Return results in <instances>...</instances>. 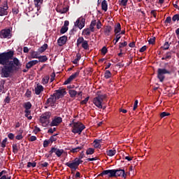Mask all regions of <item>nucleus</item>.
<instances>
[{
  "label": "nucleus",
  "mask_w": 179,
  "mask_h": 179,
  "mask_svg": "<svg viewBox=\"0 0 179 179\" xmlns=\"http://www.w3.org/2000/svg\"><path fill=\"white\" fill-rule=\"evenodd\" d=\"M12 57H13L12 51L0 53V65H3L0 68L1 78H10L22 68V63L17 57L9 60Z\"/></svg>",
  "instance_id": "f257e3e1"
},
{
  "label": "nucleus",
  "mask_w": 179,
  "mask_h": 179,
  "mask_svg": "<svg viewBox=\"0 0 179 179\" xmlns=\"http://www.w3.org/2000/svg\"><path fill=\"white\" fill-rule=\"evenodd\" d=\"M69 127H71V132H73V134H78V135H80L83 129L86 128L82 122L73 121L70 123Z\"/></svg>",
  "instance_id": "f03ea898"
},
{
  "label": "nucleus",
  "mask_w": 179,
  "mask_h": 179,
  "mask_svg": "<svg viewBox=\"0 0 179 179\" xmlns=\"http://www.w3.org/2000/svg\"><path fill=\"white\" fill-rule=\"evenodd\" d=\"M82 159H83V157H79L78 158H76L71 162L66 163V166H67V167H69V169H71V170H76V169L79 167V164H80V163H83Z\"/></svg>",
  "instance_id": "7ed1b4c3"
},
{
  "label": "nucleus",
  "mask_w": 179,
  "mask_h": 179,
  "mask_svg": "<svg viewBox=\"0 0 179 179\" xmlns=\"http://www.w3.org/2000/svg\"><path fill=\"white\" fill-rule=\"evenodd\" d=\"M50 118H51V113L45 112L40 117V122L43 127H47L50 124Z\"/></svg>",
  "instance_id": "20e7f679"
},
{
  "label": "nucleus",
  "mask_w": 179,
  "mask_h": 179,
  "mask_svg": "<svg viewBox=\"0 0 179 179\" xmlns=\"http://www.w3.org/2000/svg\"><path fill=\"white\" fill-rule=\"evenodd\" d=\"M104 99H106V95H98L93 99V103L98 108H103V104L104 101Z\"/></svg>",
  "instance_id": "39448f33"
},
{
  "label": "nucleus",
  "mask_w": 179,
  "mask_h": 179,
  "mask_svg": "<svg viewBox=\"0 0 179 179\" xmlns=\"http://www.w3.org/2000/svg\"><path fill=\"white\" fill-rule=\"evenodd\" d=\"M170 73V71L166 69H158L157 70V78L159 82H163L164 80V75Z\"/></svg>",
  "instance_id": "423d86ee"
},
{
  "label": "nucleus",
  "mask_w": 179,
  "mask_h": 179,
  "mask_svg": "<svg viewBox=\"0 0 179 179\" xmlns=\"http://www.w3.org/2000/svg\"><path fill=\"white\" fill-rule=\"evenodd\" d=\"M80 44L84 50H89V43L83 37H79L77 39V47H79Z\"/></svg>",
  "instance_id": "0eeeda50"
},
{
  "label": "nucleus",
  "mask_w": 179,
  "mask_h": 179,
  "mask_svg": "<svg viewBox=\"0 0 179 179\" xmlns=\"http://www.w3.org/2000/svg\"><path fill=\"white\" fill-rule=\"evenodd\" d=\"M0 37L1 38H10L12 37V33L10 29H2L0 31Z\"/></svg>",
  "instance_id": "6e6552de"
},
{
  "label": "nucleus",
  "mask_w": 179,
  "mask_h": 179,
  "mask_svg": "<svg viewBox=\"0 0 179 179\" xmlns=\"http://www.w3.org/2000/svg\"><path fill=\"white\" fill-rule=\"evenodd\" d=\"M8 9H9V7L8 6V2L3 1V6L0 7V16L8 15Z\"/></svg>",
  "instance_id": "1a4fd4ad"
},
{
  "label": "nucleus",
  "mask_w": 179,
  "mask_h": 179,
  "mask_svg": "<svg viewBox=\"0 0 179 179\" xmlns=\"http://www.w3.org/2000/svg\"><path fill=\"white\" fill-rule=\"evenodd\" d=\"M103 176H108V177H115V169L105 170L99 175V177H103Z\"/></svg>",
  "instance_id": "9d476101"
},
{
  "label": "nucleus",
  "mask_w": 179,
  "mask_h": 179,
  "mask_svg": "<svg viewBox=\"0 0 179 179\" xmlns=\"http://www.w3.org/2000/svg\"><path fill=\"white\" fill-rule=\"evenodd\" d=\"M65 94H66V91L65 89H59L55 91V94H53L57 100H59V99H62Z\"/></svg>",
  "instance_id": "9b49d317"
},
{
  "label": "nucleus",
  "mask_w": 179,
  "mask_h": 179,
  "mask_svg": "<svg viewBox=\"0 0 179 179\" xmlns=\"http://www.w3.org/2000/svg\"><path fill=\"white\" fill-rule=\"evenodd\" d=\"M50 155H52V153H55L56 156L57 157H61L62 155H64V150L63 149H59L57 148H52L50 151Z\"/></svg>",
  "instance_id": "f8f14e48"
},
{
  "label": "nucleus",
  "mask_w": 179,
  "mask_h": 179,
  "mask_svg": "<svg viewBox=\"0 0 179 179\" xmlns=\"http://www.w3.org/2000/svg\"><path fill=\"white\" fill-rule=\"evenodd\" d=\"M61 122H62V117H55L50 122V127H58V124H61Z\"/></svg>",
  "instance_id": "ddd939ff"
},
{
  "label": "nucleus",
  "mask_w": 179,
  "mask_h": 179,
  "mask_svg": "<svg viewBox=\"0 0 179 179\" xmlns=\"http://www.w3.org/2000/svg\"><path fill=\"white\" fill-rule=\"evenodd\" d=\"M85 18L80 17L76 21L75 26L80 28V29H83L85 27Z\"/></svg>",
  "instance_id": "4468645a"
},
{
  "label": "nucleus",
  "mask_w": 179,
  "mask_h": 179,
  "mask_svg": "<svg viewBox=\"0 0 179 179\" xmlns=\"http://www.w3.org/2000/svg\"><path fill=\"white\" fill-rule=\"evenodd\" d=\"M115 177H122V178H127V173L124 169H115Z\"/></svg>",
  "instance_id": "2eb2a0df"
},
{
  "label": "nucleus",
  "mask_w": 179,
  "mask_h": 179,
  "mask_svg": "<svg viewBox=\"0 0 179 179\" xmlns=\"http://www.w3.org/2000/svg\"><path fill=\"white\" fill-rule=\"evenodd\" d=\"M78 76H79V71H76L72 74L67 80L64 81V85H69V83H71L73 79L78 78Z\"/></svg>",
  "instance_id": "dca6fc26"
},
{
  "label": "nucleus",
  "mask_w": 179,
  "mask_h": 179,
  "mask_svg": "<svg viewBox=\"0 0 179 179\" xmlns=\"http://www.w3.org/2000/svg\"><path fill=\"white\" fill-rule=\"evenodd\" d=\"M78 76H79V71H76L72 74L67 80L64 81V85H69V83H71L73 79L78 78Z\"/></svg>",
  "instance_id": "f3484780"
},
{
  "label": "nucleus",
  "mask_w": 179,
  "mask_h": 179,
  "mask_svg": "<svg viewBox=\"0 0 179 179\" xmlns=\"http://www.w3.org/2000/svg\"><path fill=\"white\" fill-rule=\"evenodd\" d=\"M35 94L37 96L41 94L44 92V87L40 84H37L34 88Z\"/></svg>",
  "instance_id": "a211bd4d"
},
{
  "label": "nucleus",
  "mask_w": 179,
  "mask_h": 179,
  "mask_svg": "<svg viewBox=\"0 0 179 179\" xmlns=\"http://www.w3.org/2000/svg\"><path fill=\"white\" fill-rule=\"evenodd\" d=\"M66 40L67 38L66 36H64L60 37L58 40H57V44L59 47H62V45H64V44H65V43H66Z\"/></svg>",
  "instance_id": "6ab92c4d"
},
{
  "label": "nucleus",
  "mask_w": 179,
  "mask_h": 179,
  "mask_svg": "<svg viewBox=\"0 0 179 179\" xmlns=\"http://www.w3.org/2000/svg\"><path fill=\"white\" fill-rule=\"evenodd\" d=\"M56 101H57V98L54 95H52L51 97H50L47 100L48 104L49 106H51L52 107V106H54V104H55Z\"/></svg>",
  "instance_id": "aec40b11"
},
{
  "label": "nucleus",
  "mask_w": 179,
  "mask_h": 179,
  "mask_svg": "<svg viewBox=\"0 0 179 179\" xmlns=\"http://www.w3.org/2000/svg\"><path fill=\"white\" fill-rule=\"evenodd\" d=\"M38 63V60H31L28 63H27L26 68L27 69H30V68H31L32 66H34V65H37Z\"/></svg>",
  "instance_id": "412c9836"
},
{
  "label": "nucleus",
  "mask_w": 179,
  "mask_h": 179,
  "mask_svg": "<svg viewBox=\"0 0 179 179\" xmlns=\"http://www.w3.org/2000/svg\"><path fill=\"white\" fill-rule=\"evenodd\" d=\"M0 179H10V176L8 174L6 171H2L0 172Z\"/></svg>",
  "instance_id": "4be33fe9"
},
{
  "label": "nucleus",
  "mask_w": 179,
  "mask_h": 179,
  "mask_svg": "<svg viewBox=\"0 0 179 179\" xmlns=\"http://www.w3.org/2000/svg\"><path fill=\"white\" fill-rule=\"evenodd\" d=\"M68 10H69V7H64L63 8H61L60 7H57L56 8V11L58 13H66V12H68Z\"/></svg>",
  "instance_id": "5701e85b"
},
{
  "label": "nucleus",
  "mask_w": 179,
  "mask_h": 179,
  "mask_svg": "<svg viewBox=\"0 0 179 179\" xmlns=\"http://www.w3.org/2000/svg\"><path fill=\"white\" fill-rule=\"evenodd\" d=\"M43 0H34L35 6L37 10L41 9V5H43Z\"/></svg>",
  "instance_id": "b1692460"
},
{
  "label": "nucleus",
  "mask_w": 179,
  "mask_h": 179,
  "mask_svg": "<svg viewBox=\"0 0 179 179\" xmlns=\"http://www.w3.org/2000/svg\"><path fill=\"white\" fill-rule=\"evenodd\" d=\"M15 139H17V141H22V139H23V129H20L18 135L15 136Z\"/></svg>",
  "instance_id": "393cba45"
},
{
  "label": "nucleus",
  "mask_w": 179,
  "mask_h": 179,
  "mask_svg": "<svg viewBox=\"0 0 179 179\" xmlns=\"http://www.w3.org/2000/svg\"><path fill=\"white\" fill-rule=\"evenodd\" d=\"M101 9L102 10H104V12H107V10L108 9V5L107 4V1L103 0L101 2Z\"/></svg>",
  "instance_id": "a878e982"
},
{
  "label": "nucleus",
  "mask_w": 179,
  "mask_h": 179,
  "mask_svg": "<svg viewBox=\"0 0 179 179\" xmlns=\"http://www.w3.org/2000/svg\"><path fill=\"white\" fill-rule=\"evenodd\" d=\"M40 52H38V51H32V52H31V58L32 59H34V58H36V59H38V57H40Z\"/></svg>",
  "instance_id": "bb28decb"
},
{
  "label": "nucleus",
  "mask_w": 179,
  "mask_h": 179,
  "mask_svg": "<svg viewBox=\"0 0 179 179\" xmlns=\"http://www.w3.org/2000/svg\"><path fill=\"white\" fill-rule=\"evenodd\" d=\"M47 48H48V45H47V43H45L43 45L38 49V51L39 53L42 54V52H44V51H45Z\"/></svg>",
  "instance_id": "cd10ccee"
},
{
  "label": "nucleus",
  "mask_w": 179,
  "mask_h": 179,
  "mask_svg": "<svg viewBox=\"0 0 179 179\" xmlns=\"http://www.w3.org/2000/svg\"><path fill=\"white\" fill-rule=\"evenodd\" d=\"M24 108H25V111H30V108H31V103L26 102L24 103Z\"/></svg>",
  "instance_id": "c85d7f7f"
},
{
  "label": "nucleus",
  "mask_w": 179,
  "mask_h": 179,
  "mask_svg": "<svg viewBox=\"0 0 179 179\" xmlns=\"http://www.w3.org/2000/svg\"><path fill=\"white\" fill-rule=\"evenodd\" d=\"M107 155L110 156V157H113V156H115V153H117V150H109L106 151Z\"/></svg>",
  "instance_id": "c756f323"
},
{
  "label": "nucleus",
  "mask_w": 179,
  "mask_h": 179,
  "mask_svg": "<svg viewBox=\"0 0 179 179\" xmlns=\"http://www.w3.org/2000/svg\"><path fill=\"white\" fill-rule=\"evenodd\" d=\"M69 94H70V97H76V95L78 94V92L75 90H69Z\"/></svg>",
  "instance_id": "7c9ffc66"
},
{
  "label": "nucleus",
  "mask_w": 179,
  "mask_h": 179,
  "mask_svg": "<svg viewBox=\"0 0 179 179\" xmlns=\"http://www.w3.org/2000/svg\"><path fill=\"white\" fill-rule=\"evenodd\" d=\"M112 30H113V28H111L110 26H107L105 28V31H104L106 36H110V33H111Z\"/></svg>",
  "instance_id": "2f4dec72"
},
{
  "label": "nucleus",
  "mask_w": 179,
  "mask_h": 179,
  "mask_svg": "<svg viewBox=\"0 0 179 179\" xmlns=\"http://www.w3.org/2000/svg\"><path fill=\"white\" fill-rule=\"evenodd\" d=\"M100 142H101V140H95L94 141V148H96V149H100L101 148V145H100Z\"/></svg>",
  "instance_id": "473e14b6"
},
{
  "label": "nucleus",
  "mask_w": 179,
  "mask_h": 179,
  "mask_svg": "<svg viewBox=\"0 0 179 179\" xmlns=\"http://www.w3.org/2000/svg\"><path fill=\"white\" fill-rule=\"evenodd\" d=\"M49 80H50V76H45L42 78L41 83L42 85H47Z\"/></svg>",
  "instance_id": "72a5a7b5"
},
{
  "label": "nucleus",
  "mask_w": 179,
  "mask_h": 179,
  "mask_svg": "<svg viewBox=\"0 0 179 179\" xmlns=\"http://www.w3.org/2000/svg\"><path fill=\"white\" fill-rule=\"evenodd\" d=\"M120 31H121V24L120 23H117L115 27V34H118Z\"/></svg>",
  "instance_id": "f704fd0d"
},
{
  "label": "nucleus",
  "mask_w": 179,
  "mask_h": 179,
  "mask_svg": "<svg viewBox=\"0 0 179 179\" xmlns=\"http://www.w3.org/2000/svg\"><path fill=\"white\" fill-rule=\"evenodd\" d=\"M111 76H112L111 72L108 70H106L104 73V78L106 79H110V78H111Z\"/></svg>",
  "instance_id": "c9c22d12"
},
{
  "label": "nucleus",
  "mask_w": 179,
  "mask_h": 179,
  "mask_svg": "<svg viewBox=\"0 0 179 179\" xmlns=\"http://www.w3.org/2000/svg\"><path fill=\"white\" fill-rule=\"evenodd\" d=\"M24 113H25V117L28 120H31L33 118V117H31V115H30V114H31V110H24Z\"/></svg>",
  "instance_id": "e433bc0d"
},
{
  "label": "nucleus",
  "mask_w": 179,
  "mask_h": 179,
  "mask_svg": "<svg viewBox=\"0 0 179 179\" xmlns=\"http://www.w3.org/2000/svg\"><path fill=\"white\" fill-rule=\"evenodd\" d=\"M83 149V147H76L75 148H72L71 150V153H76L77 152H79V150H82Z\"/></svg>",
  "instance_id": "4c0bfd02"
},
{
  "label": "nucleus",
  "mask_w": 179,
  "mask_h": 179,
  "mask_svg": "<svg viewBox=\"0 0 179 179\" xmlns=\"http://www.w3.org/2000/svg\"><path fill=\"white\" fill-rule=\"evenodd\" d=\"M90 33H92V31L89 28L85 29L83 31V34H84V36H89Z\"/></svg>",
  "instance_id": "58836bf2"
},
{
  "label": "nucleus",
  "mask_w": 179,
  "mask_h": 179,
  "mask_svg": "<svg viewBox=\"0 0 179 179\" xmlns=\"http://www.w3.org/2000/svg\"><path fill=\"white\" fill-rule=\"evenodd\" d=\"M38 62H45V61H47V56H39V57L38 58Z\"/></svg>",
  "instance_id": "ea45409f"
},
{
  "label": "nucleus",
  "mask_w": 179,
  "mask_h": 179,
  "mask_svg": "<svg viewBox=\"0 0 179 179\" xmlns=\"http://www.w3.org/2000/svg\"><path fill=\"white\" fill-rule=\"evenodd\" d=\"M68 31V27H62L60 33L61 34H64V33H66Z\"/></svg>",
  "instance_id": "a19ab883"
},
{
  "label": "nucleus",
  "mask_w": 179,
  "mask_h": 179,
  "mask_svg": "<svg viewBox=\"0 0 179 179\" xmlns=\"http://www.w3.org/2000/svg\"><path fill=\"white\" fill-rule=\"evenodd\" d=\"M94 153V149L93 148H88L86 151L87 155H93Z\"/></svg>",
  "instance_id": "79ce46f5"
},
{
  "label": "nucleus",
  "mask_w": 179,
  "mask_h": 179,
  "mask_svg": "<svg viewBox=\"0 0 179 179\" xmlns=\"http://www.w3.org/2000/svg\"><path fill=\"white\" fill-rule=\"evenodd\" d=\"M80 60V55H76V58L73 61V64H78V62H79V61Z\"/></svg>",
  "instance_id": "37998d69"
},
{
  "label": "nucleus",
  "mask_w": 179,
  "mask_h": 179,
  "mask_svg": "<svg viewBox=\"0 0 179 179\" xmlns=\"http://www.w3.org/2000/svg\"><path fill=\"white\" fill-rule=\"evenodd\" d=\"M173 22H178L179 20V14H176L175 15L173 16L172 17Z\"/></svg>",
  "instance_id": "c03bdc74"
},
{
  "label": "nucleus",
  "mask_w": 179,
  "mask_h": 179,
  "mask_svg": "<svg viewBox=\"0 0 179 179\" xmlns=\"http://www.w3.org/2000/svg\"><path fill=\"white\" fill-rule=\"evenodd\" d=\"M170 115V113H167V112H162L161 114H160V117L161 118H164V117H167Z\"/></svg>",
  "instance_id": "a18cd8bd"
},
{
  "label": "nucleus",
  "mask_w": 179,
  "mask_h": 179,
  "mask_svg": "<svg viewBox=\"0 0 179 179\" xmlns=\"http://www.w3.org/2000/svg\"><path fill=\"white\" fill-rule=\"evenodd\" d=\"M49 141H50V143H52V142H55V141H57V135L52 136Z\"/></svg>",
  "instance_id": "49530a36"
},
{
  "label": "nucleus",
  "mask_w": 179,
  "mask_h": 179,
  "mask_svg": "<svg viewBox=\"0 0 179 179\" xmlns=\"http://www.w3.org/2000/svg\"><path fill=\"white\" fill-rule=\"evenodd\" d=\"M50 143H51L50 140H45L43 141V148H47L48 146V145H50Z\"/></svg>",
  "instance_id": "de8ad7c7"
},
{
  "label": "nucleus",
  "mask_w": 179,
  "mask_h": 179,
  "mask_svg": "<svg viewBox=\"0 0 179 179\" xmlns=\"http://www.w3.org/2000/svg\"><path fill=\"white\" fill-rule=\"evenodd\" d=\"M36 162H28L27 163V167H33V168H34V167H36Z\"/></svg>",
  "instance_id": "09e8293b"
},
{
  "label": "nucleus",
  "mask_w": 179,
  "mask_h": 179,
  "mask_svg": "<svg viewBox=\"0 0 179 179\" xmlns=\"http://www.w3.org/2000/svg\"><path fill=\"white\" fill-rule=\"evenodd\" d=\"M8 142V138H4L1 142V148H5L6 146V143Z\"/></svg>",
  "instance_id": "8fccbe9b"
},
{
  "label": "nucleus",
  "mask_w": 179,
  "mask_h": 179,
  "mask_svg": "<svg viewBox=\"0 0 179 179\" xmlns=\"http://www.w3.org/2000/svg\"><path fill=\"white\" fill-rule=\"evenodd\" d=\"M128 3V0H121L120 5L122 6H127V4Z\"/></svg>",
  "instance_id": "3c124183"
},
{
  "label": "nucleus",
  "mask_w": 179,
  "mask_h": 179,
  "mask_svg": "<svg viewBox=\"0 0 179 179\" xmlns=\"http://www.w3.org/2000/svg\"><path fill=\"white\" fill-rule=\"evenodd\" d=\"M89 101V96H87V98H85L84 100H83L80 102V104H87V102Z\"/></svg>",
  "instance_id": "603ef678"
},
{
  "label": "nucleus",
  "mask_w": 179,
  "mask_h": 179,
  "mask_svg": "<svg viewBox=\"0 0 179 179\" xmlns=\"http://www.w3.org/2000/svg\"><path fill=\"white\" fill-rule=\"evenodd\" d=\"M169 47H170V45L169 44V42H166L163 45L164 50H169Z\"/></svg>",
  "instance_id": "864d4df0"
},
{
  "label": "nucleus",
  "mask_w": 179,
  "mask_h": 179,
  "mask_svg": "<svg viewBox=\"0 0 179 179\" xmlns=\"http://www.w3.org/2000/svg\"><path fill=\"white\" fill-rule=\"evenodd\" d=\"M101 53L103 55H106V54H107V48H106V46H104L103 48H102L101 49Z\"/></svg>",
  "instance_id": "5fc2aeb1"
},
{
  "label": "nucleus",
  "mask_w": 179,
  "mask_h": 179,
  "mask_svg": "<svg viewBox=\"0 0 179 179\" xmlns=\"http://www.w3.org/2000/svg\"><path fill=\"white\" fill-rule=\"evenodd\" d=\"M13 152L15 154L17 153V145H13Z\"/></svg>",
  "instance_id": "6e6d98bb"
},
{
  "label": "nucleus",
  "mask_w": 179,
  "mask_h": 179,
  "mask_svg": "<svg viewBox=\"0 0 179 179\" xmlns=\"http://www.w3.org/2000/svg\"><path fill=\"white\" fill-rule=\"evenodd\" d=\"M101 22H100V20H99L97 22H96V29H101Z\"/></svg>",
  "instance_id": "4d7b16f0"
},
{
  "label": "nucleus",
  "mask_w": 179,
  "mask_h": 179,
  "mask_svg": "<svg viewBox=\"0 0 179 179\" xmlns=\"http://www.w3.org/2000/svg\"><path fill=\"white\" fill-rule=\"evenodd\" d=\"M8 138H9L10 140H13L15 139V134H13V133H10L8 135Z\"/></svg>",
  "instance_id": "13d9d810"
},
{
  "label": "nucleus",
  "mask_w": 179,
  "mask_h": 179,
  "mask_svg": "<svg viewBox=\"0 0 179 179\" xmlns=\"http://www.w3.org/2000/svg\"><path fill=\"white\" fill-rule=\"evenodd\" d=\"M138 100H136L134 102V108H133L134 111H135V110L138 108Z\"/></svg>",
  "instance_id": "bf43d9fd"
},
{
  "label": "nucleus",
  "mask_w": 179,
  "mask_h": 179,
  "mask_svg": "<svg viewBox=\"0 0 179 179\" xmlns=\"http://www.w3.org/2000/svg\"><path fill=\"white\" fill-rule=\"evenodd\" d=\"M29 141L30 142H34V141H37V137H36L35 136H31L29 138Z\"/></svg>",
  "instance_id": "052dcab7"
},
{
  "label": "nucleus",
  "mask_w": 179,
  "mask_h": 179,
  "mask_svg": "<svg viewBox=\"0 0 179 179\" xmlns=\"http://www.w3.org/2000/svg\"><path fill=\"white\" fill-rule=\"evenodd\" d=\"M120 38H121V36H120V34H116L115 44H116L117 41H120Z\"/></svg>",
  "instance_id": "680f3d73"
},
{
  "label": "nucleus",
  "mask_w": 179,
  "mask_h": 179,
  "mask_svg": "<svg viewBox=\"0 0 179 179\" xmlns=\"http://www.w3.org/2000/svg\"><path fill=\"white\" fill-rule=\"evenodd\" d=\"M155 40H156V38L155 37L150 38L148 41L149 44H155Z\"/></svg>",
  "instance_id": "e2e57ef3"
},
{
  "label": "nucleus",
  "mask_w": 179,
  "mask_h": 179,
  "mask_svg": "<svg viewBox=\"0 0 179 179\" xmlns=\"http://www.w3.org/2000/svg\"><path fill=\"white\" fill-rule=\"evenodd\" d=\"M127 42H123V43H121L120 45V48H122L123 47H127Z\"/></svg>",
  "instance_id": "0e129e2a"
},
{
  "label": "nucleus",
  "mask_w": 179,
  "mask_h": 179,
  "mask_svg": "<svg viewBox=\"0 0 179 179\" xmlns=\"http://www.w3.org/2000/svg\"><path fill=\"white\" fill-rule=\"evenodd\" d=\"M171 17H167L165 23H171Z\"/></svg>",
  "instance_id": "69168bd1"
},
{
  "label": "nucleus",
  "mask_w": 179,
  "mask_h": 179,
  "mask_svg": "<svg viewBox=\"0 0 179 179\" xmlns=\"http://www.w3.org/2000/svg\"><path fill=\"white\" fill-rule=\"evenodd\" d=\"M145 51H146V45L143 46V47L140 49V52H145Z\"/></svg>",
  "instance_id": "338daca9"
},
{
  "label": "nucleus",
  "mask_w": 179,
  "mask_h": 179,
  "mask_svg": "<svg viewBox=\"0 0 179 179\" xmlns=\"http://www.w3.org/2000/svg\"><path fill=\"white\" fill-rule=\"evenodd\" d=\"M25 95L27 96V97H30L31 96V92L27 90Z\"/></svg>",
  "instance_id": "774afa93"
}]
</instances>
